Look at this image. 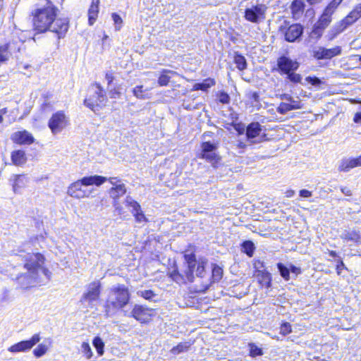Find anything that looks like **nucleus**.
Wrapping results in <instances>:
<instances>
[{"instance_id":"1","label":"nucleus","mask_w":361,"mask_h":361,"mask_svg":"<svg viewBox=\"0 0 361 361\" xmlns=\"http://www.w3.org/2000/svg\"><path fill=\"white\" fill-rule=\"evenodd\" d=\"M39 240L38 238L31 240L24 245V248L20 250L17 255L21 258L25 272L20 274L16 277V281L20 287L27 289L30 287L36 286L42 281L39 278V274L42 273L49 279L51 272L44 267L45 257L44 255L38 252H33L30 245H33L35 241Z\"/></svg>"},{"instance_id":"2","label":"nucleus","mask_w":361,"mask_h":361,"mask_svg":"<svg viewBox=\"0 0 361 361\" xmlns=\"http://www.w3.org/2000/svg\"><path fill=\"white\" fill-rule=\"evenodd\" d=\"M58 8L50 1L44 8L37 9L34 15L35 30L39 32L51 31L56 33L59 38L64 36L68 28V21L65 18H56Z\"/></svg>"},{"instance_id":"3","label":"nucleus","mask_w":361,"mask_h":361,"mask_svg":"<svg viewBox=\"0 0 361 361\" xmlns=\"http://www.w3.org/2000/svg\"><path fill=\"white\" fill-rule=\"evenodd\" d=\"M186 262L185 269L180 273L176 269L169 272V276L174 281L179 284L192 282L194 279V272L196 276L203 277L204 274V267L207 260L204 257H200L197 260L193 253L185 254L184 255Z\"/></svg>"},{"instance_id":"4","label":"nucleus","mask_w":361,"mask_h":361,"mask_svg":"<svg viewBox=\"0 0 361 361\" xmlns=\"http://www.w3.org/2000/svg\"><path fill=\"white\" fill-rule=\"evenodd\" d=\"M106 181V177L102 176H85L71 183L68 188L67 193L71 197L77 199L90 197L93 189H85L84 186L96 185L100 186Z\"/></svg>"},{"instance_id":"5","label":"nucleus","mask_w":361,"mask_h":361,"mask_svg":"<svg viewBox=\"0 0 361 361\" xmlns=\"http://www.w3.org/2000/svg\"><path fill=\"white\" fill-rule=\"evenodd\" d=\"M130 300V292L123 284H117L112 286L109 293L105 305L106 314H110L114 311L123 308Z\"/></svg>"},{"instance_id":"6","label":"nucleus","mask_w":361,"mask_h":361,"mask_svg":"<svg viewBox=\"0 0 361 361\" xmlns=\"http://www.w3.org/2000/svg\"><path fill=\"white\" fill-rule=\"evenodd\" d=\"M93 94L88 99H85L84 104L86 106L96 111L97 107H102L106 102V97L104 90L99 84H95L92 87Z\"/></svg>"},{"instance_id":"7","label":"nucleus","mask_w":361,"mask_h":361,"mask_svg":"<svg viewBox=\"0 0 361 361\" xmlns=\"http://www.w3.org/2000/svg\"><path fill=\"white\" fill-rule=\"evenodd\" d=\"M68 124L69 118L63 111L54 114L48 122V126L54 135L62 132Z\"/></svg>"},{"instance_id":"8","label":"nucleus","mask_w":361,"mask_h":361,"mask_svg":"<svg viewBox=\"0 0 361 361\" xmlns=\"http://www.w3.org/2000/svg\"><path fill=\"white\" fill-rule=\"evenodd\" d=\"M267 6L263 4H258L245 10L244 18L246 20L252 23H259L263 21L266 17Z\"/></svg>"},{"instance_id":"9","label":"nucleus","mask_w":361,"mask_h":361,"mask_svg":"<svg viewBox=\"0 0 361 361\" xmlns=\"http://www.w3.org/2000/svg\"><path fill=\"white\" fill-rule=\"evenodd\" d=\"M24 40L18 41L13 39L12 41L0 44V63H6L15 52H19L21 49Z\"/></svg>"},{"instance_id":"10","label":"nucleus","mask_w":361,"mask_h":361,"mask_svg":"<svg viewBox=\"0 0 361 361\" xmlns=\"http://www.w3.org/2000/svg\"><path fill=\"white\" fill-rule=\"evenodd\" d=\"M201 148L200 157L215 167L220 160V157L216 153L218 145L210 142H204L202 143Z\"/></svg>"},{"instance_id":"11","label":"nucleus","mask_w":361,"mask_h":361,"mask_svg":"<svg viewBox=\"0 0 361 361\" xmlns=\"http://www.w3.org/2000/svg\"><path fill=\"white\" fill-rule=\"evenodd\" d=\"M342 49L340 46H335L327 49L324 47H315L312 51L314 58L317 60L331 59L341 54Z\"/></svg>"},{"instance_id":"12","label":"nucleus","mask_w":361,"mask_h":361,"mask_svg":"<svg viewBox=\"0 0 361 361\" xmlns=\"http://www.w3.org/2000/svg\"><path fill=\"white\" fill-rule=\"evenodd\" d=\"M40 339L41 337L39 334H35L31 337L30 340L20 341L11 345L8 348V351L14 353L27 351L32 349L34 345L39 343Z\"/></svg>"},{"instance_id":"13","label":"nucleus","mask_w":361,"mask_h":361,"mask_svg":"<svg viewBox=\"0 0 361 361\" xmlns=\"http://www.w3.org/2000/svg\"><path fill=\"white\" fill-rule=\"evenodd\" d=\"M100 292L101 283L99 281L92 282L87 286V290L82 295V300L89 305H92L99 298Z\"/></svg>"},{"instance_id":"14","label":"nucleus","mask_w":361,"mask_h":361,"mask_svg":"<svg viewBox=\"0 0 361 361\" xmlns=\"http://www.w3.org/2000/svg\"><path fill=\"white\" fill-rule=\"evenodd\" d=\"M130 314L132 317L141 323L148 322L154 315L152 309L139 305L134 306Z\"/></svg>"},{"instance_id":"15","label":"nucleus","mask_w":361,"mask_h":361,"mask_svg":"<svg viewBox=\"0 0 361 361\" xmlns=\"http://www.w3.org/2000/svg\"><path fill=\"white\" fill-rule=\"evenodd\" d=\"M126 192V188L123 183H119L116 187H112L109 190V195L111 198L114 199L113 205L115 209L118 212V214H123L124 213L123 208L119 204L118 199L123 196Z\"/></svg>"},{"instance_id":"16","label":"nucleus","mask_w":361,"mask_h":361,"mask_svg":"<svg viewBox=\"0 0 361 361\" xmlns=\"http://www.w3.org/2000/svg\"><path fill=\"white\" fill-rule=\"evenodd\" d=\"M361 166V154L355 158H343L338 164L339 171L348 172L352 169Z\"/></svg>"},{"instance_id":"17","label":"nucleus","mask_w":361,"mask_h":361,"mask_svg":"<svg viewBox=\"0 0 361 361\" xmlns=\"http://www.w3.org/2000/svg\"><path fill=\"white\" fill-rule=\"evenodd\" d=\"M11 140L20 145H30L35 142L32 135L25 130L13 133Z\"/></svg>"},{"instance_id":"18","label":"nucleus","mask_w":361,"mask_h":361,"mask_svg":"<svg viewBox=\"0 0 361 361\" xmlns=\"http://www.w3.org/2000/svg\"><path fill=\"white\" fill-rule=\"evenodd\" d=\"M278 66L283 72L289 73L290 71L298 69L299 63L288 57L281 56L278 60Z\"/></svg>"},{"instance_id":"19","label":"nucleus","mask_w":361,"mask_h":361,"mask_svg":"<svg viewBox=\"0 0 361 361\" xmlns=\"http://www.w3.org/2000/svg\"><path fill=\"white\" fill-rule=\"evenodd\" d=\"M357 20H358L357 17L350 12L345 18H343L335 25L334 27V30H335L334 36L342 32L348 26L354 23Z\"/></svg>"},{"instance_id":"20","label":"nucleus","mask_w":361,"mask_h":361,"mask_svg":"<svg viewBox=\"0 0 361 361\" xmlns=\"http://www.w3.org/2000/svg\"><path fill=\"white\" fill-rule=\"evenodd\" d=\"M357 20H358L357 17L350 12L345 18H343L335 25L334 27V30H335L334 36L342 32L348 26L354 23Z\"/></svg>"},{"instance_id":"21","label":"nucleus","mask_w":361,"mask_h":361,"mask_svg":"<svg viewBox=\"0 0 361 361\" xmlns=\"http://www.w3.org/2000/svg\"><path fill=\"white\" fill-rule=\"evenodd\" d=\"M303 32L302 27L299 24L290 25L285 33V38L288 42H294L300 37Z\"/></svg>"},{"instance_id":"22","label":"nucleus","mask_w":361,"mask_h":361,"mask_svg":"<svg viewBox=\"0 0 361 361\" xmlns=\"http://www.w3.org/2000/svg\"><path fill=\"white\" fill-rule=\"evenodd\" d=\"M10 180L12 182L13 190L16 193L25 188L27 183V178L24 175H13Z\"/></svg>"},{"instance_id":"23","label":"nucleus","mask_w":361,"mask_h":361,"mask_svg":"<svg viewBox=\"0 0 361 361\" xmlns=\"http://www.w3.org/2000/svg\"><path fill=\"white\" fill-rule=\"evenodd\" d=\"M52 341L51 338L46 339L43 343L39 344L33 350V354L36 357H41L47 353L51 348Z\"/></svg>"},{"instance_id":"24","label":"nucleus","mask_w":361,"mask_h":361,"mask_svg":"<svg viewBox=\"0 0 361 361\" xmlns=\"http://www.w3.org/2000/svg\"><path fill=\"white\" fill-rule=\"evenodd\" d=\"M341 238L345 241H352L355 243H361V236L358 231L355 230H345L341 235Z\"/></svg>"},{"instance_id":"25","label":"nucleus","mask_w":361,"mask_h":361,"mask_svg":"<svg viewBox=\"0 0 361 361\" xmlns=\"http://www.w3.org/2000/svg\"><path fill=\"white\" fill-rule=\"evenodd\" d=\"M305 3L303 0H294L290 6L291 13L294 18H299L303 13Z\"/></svg>"},{"instance_id":"26","label":"nucleus","mask_w":361,"mask_h":361,"mask_svg":"<svg viewBox=\"0 0 361 361\" xmlns=\"http://www.w3.org/2000/svg\"><path fill=\"white\" fill-rule=\"evenodd\" d=\"M303 105L298 102L293 104H288L287 102H281L276 109V111L281 114H285L287 112L302 109Z\"/></svg>"},{"instance_id":"27","label":"nucleus","mask_w":361,"mask_h":361,"mask_svg":"<svg viewBox=\"0 0 361 361\" xmlns=\"http://www.w3.org/2000/svg\"><path fill=\"white\" fill-rule=\"evenodd\" d=\"M99 0H92L91 6L88 11V21L90 25H93L96 21L99 13Z\"/></svg>"},{"instance_id":"28","label":"nucleus","mask_w":361,"mask_h":361,"mask_svg":"<svg viewBox=\"0 0 361 361\" xmlns=\"http://www.w3.org/2000/svg\"><path fill=\"white\" fill-rule=\"evenodd\" d=\"M11 161L14 165L20 166L27 161L25 152L23 150H16L11 153Z\"/></svg>"},{"instance_id":"29","label":"nucleus","mask_w":361,"mask_h":361,"mask_svg":"<svg viewBox=\"0 0 361 361\" xmlns=\"http://www.w3.org/2000/svg\"><path fill=\"white\" fill-rule=\"evenodd\" d=\"M261 131V125L259 123H252L247 128V136L248 139L256 138L259 136Z\"/></svg>"},{"instance_id":"30","label":"nucleus","mask_w":361,"mask_h":361,"mask_svg":"<svg viewBox=\"0 0 361 361\" xmlns=\"http://www.w3.org/2000/svg\"><path fill=\"white\" fill-rule=\"evenodd\" d=\"M215 85V80L212 78H207L203 80L202 82L196 83L193 85L192 90H202L207 91L209 88L214 86Z\"/></svg>"},{"instance_id":"31","label":"nucleus","mask_w":361,"mask_h":361,"mask_svg":"<svg viewBox=\"0 0 361 361\" xmlns=\"http://www.w3.org/2000/svg\"><path fill=\"white\" fill-rule=\"evenodd\" d=\"M331 16L332 14L331 13L324 10L319 20L316 23L318 25V26H320V27L326 28L331 22Z\"/></svg>"},{"instance_id":"32","label":"nucleus","mask_w":361,"mask_h":361,"mask_svg":"<svg viewBox=\"0 0 361 361\" xmlns=\"http://www.w3.org/2000/svg\"><path fill=\"white\" fill-rule=\"evenodd\" d=\"M169 73L173 75L176 74V72L166 69H164L161 71V75L158 79V84L159 86H166L168 85L171 79V77L169 75Z\"/></svg>"},{"instance_id":"33","label":"nucleus","mask_w":361,"mask_h":361,"mask_svg":"<svg viewBox=\"0 0 361 361\" xmlns=\"http://www.w3.org/2000/svg\"><path fill=\"white\" fill-rule=\"evenodd\" d=\"M125 204L127 207H128L131 212V213L133 214L137 212L140 211L141 207L140 204L136 202L133 197L130 196H127L125 200Z\"/></svg>"},{"instance_id":"34","label":"nucleus","mask_w":361,"mask_h":361,"mask_svg":"<svg viewBox=\"0 0 361 361\" xmlns=\"http://www.w3.org/2000/svg\"><path fill=\"white\" fill-rule=\"evenodd\" d=\"M152 88H146L145 90L143 89L142 85L136 86L133 90V94L138 99H147L149 98V95L148 94V92Z\"/></svg>"},{"instance_id":"35","label":"nucleus","mask_w":361,"mask_h":361,"mask_svg":"<svg viewBox=\"0 0 361 361\" xmlns=\"http://www.w3.org/2000/svg\"><path fill=\"white\" fill-rule=\"evenodd\" d=\"M190 346V343L189 342H183L178 344L176 346L173 347L171 352L173 355H178L183 352L187 351Z\"/></svg>"},{"instance_id":"36","label":"nucleus","mask_w":361,"mask_h":361,"mask_svg":"<svg viewBox=\"0 0 361 361\" xmlns=\"http://www.w3.org/2000/svg\"><path fill=\"white\" fill-rule=\"evenodd\" d=\"M234 62L236 64L237 68L240 71H243L247 68L246 59L241 54L238 53L235 54Z\"/></svg>"},{"instance_id":"37","label":"nucleus","mask_w":361,"mask_h":361,"mask_svg":"<svg viewBox=\"0 0 361 361\" xmlns=\"http://www.w3.org/2000/svg\"><path fill=\"white\" fill-rule=\"evenodd\" d=\"M92 343L94 347L96 348L98 355L99 356L103 355L104 343L102 338L99 336L95 337L92 341Z\"/></svg>"},{"instance_id":"38","label":"nucleus","mask_w":361,"mask_h":361,"mask_svg":"<svg viewBox=\"0 0 361 361\" xmlns=\"http://www.w3.org/2000/svg\"><path fill=\"white\" fill-rule=\"evenodd\" d=\"M81 352L86 359L90 360L92 357V351L90 344L87 342H83L81 345Z\"/></svg>"},{"instance_id":"39","label":"nucleus","mask_w":361,"mask_h":361,"mask_svg":"<svg viewBox=\"0 0 361 361\" xmlns=\"http://www.w3.org/2000/svg\"><path fill=\"white\" fill-rule=\"evenodd\" d=\"M243 251L249 256L252 257L254 252L255 246L251 241H245L243 244Z\"/></svg>"},{"instance_id":"40","label":"nucleus","mask_w":361,"mask_h":361,"mask_svg":"<svg viewBox=\"0 0 361 361\" xmlns=\"http://www.w3.org/2000/svg\"><path fill=\"white\" fill-rule=\"evenodd\" d=\"M343 0H332L324 10L333 14Z\"/></svg>"},{"instance_id":"41","label":"nucleus","mask_w":361,"mask_h":361,"mask_svg":"<svg viewBox=\"0 0 361 361\" xmlns=\"http://www.w3.org/2000/svg\"><path fill=\"white\" fill-rule=\"evenodd\" d=\"M137 294L146 300H152L155 294L150 290H139Z\"/></svg>"},{"instance_id":"42","label":"nucleus","mask_w":361,"mask_h":361,"mask_svg":"<svg viewBox=\"0 0 361 361\" xmlns=\"http://www.w3.org/2000/svg\"><path fill=\"white\" fill-rule=\"evenodd\" d=\"M324 29L325 28L320 27V26H318V25L316 23L310 34L311 37L319 39L322 35V32Z\"/></svg>"},{"instance_id":"43","label":"nucleus","mask_w":361,"mask_h":361,"mask_svg":"<svg viewBox=\"0 0 361 361\" xmlns=\"http://www.w3.org/2000/svg\"><path fill=\"white\" fill-rule=\"evenodd\" d=\"M278 268H279V270L280 271L281 276L283 279H285L286 280H288L290 269L288 268H287L286 267H285L281 263L278 264Z\"/></svg>"},{"instance_id":"44","label":"nucleus","mask_w":361,"mask_h":361,"mask_svg":"<svg viewBox=\"0 0 361 361\" xmlns=\"http://www.w3.org/2000/svg\"><path fill=\"white\" fill-rule=\"evenodd\" d=\"M112 19L114 22L116 30H120L122 27L123 20L121 16L116 13H112Z\"/></svg>"},{"instance_id":"45","label":"nucleus","mask_w":361,"mask_h":361,"mask_svg":"<svg viewBox=\"0 0 361 361\" xmlns=\"http://www.w3.org/2000/svg\"><path fill=\"white\" fill-rule=\"evenodd\" d=\"M223 275L222 269L218 267L214 266L212 269V277L214 281H219L221 279Z\"/></svg>"},{"instance_id":"46","label":"nucleus","mask_w":361,"mask_h":361,"mask_svg":"<svg viewBox=\"0 0 361 361\" xmlns=\"http://www.w3.org/2000/svg\"><path fill=\"white\" fill-rule=\"evenodd\" d=\"M133 215L134 216L135 221L137 223L142 224L146 223L147 221V219L146 218L142 209H140V211L139 212H135Z\"/></svg>"},{"instance_id":"47","label":"nucleus","mask_w":361,"mask_h":361,"mask_svg":"<svg viewBox=\"0 0 361 361\" xmlns=\"http://www.w3.org/2000/svg\"><path fill=\"white\" fill-rule=\"evenodd\" d=\"M250 353L252 357L262 355V350L255 344H250Z\"/></svg>"},{"instance_id":"48","label":"nucleus","mask_w":361,"mask_h":361,"mask_svg":"<svg viewBox=\"0 0 361 361\" xmlns=\"http://www.w3.org/2000/svg\"><path fill=\"white\" fill-rule=\"evenodd\" d=\"M279 97L282 100H285V101L288 102V104H293V102H298L299 104H302L299 99H294L293 97L292 96H290V94H280Z\"/></svg>"},{"instance_id":"49","label":"nucleus","mask_w":361,"mask_h":361,"mask_svg":"<svg viewBox=\"0 0 361 361\" xmlns=\"http://www.w3.org/2000/svg\"><path fill=\"white\" fill-rule=\"evenodd\" d=\"M292 331L291 326L289 323L285 322L280 327V333L283 336L290 334Z\"/></svg>"},{"instance_id":"50","label":"nucleus","mask_w":361,"mask_h":361,"mask_svg":"<svg viewBox=\"0 0 361 361\" xmlns=\"http://www.w3.org/2000/svg\"><path fill=\"white\" fill-rule=\"evenodd\" d=\"M218 99L222 104H228L230 102V97L225 92H220L218 94Z\"/></svg>"},{"instance_id":"51","label":"nucleus","mask_w":361,"mask_h":361,"mask_svg":"<svg viewBox=\"0 0 361 361\" xmlns=\"http://www.w3.org/2000/svg\"><path fill=\"white\" fill-rule=\"evenodd\" d=\"M288 74V78L289 80L291 81V82H300V80H301V76L298 74V73H287Z\"/></svg>"},{"instance_id":"52","label":"nucleus","mask_w":361,"mask_h":361,"mask_svg":"<svg viewBox=\"0 0 361 361\" xmlns=\"http://www.w3.org/2000/svg\"><path fill=\"white\" fill-rule=\"evenodd\" d=\"M305 80L312 85H314V86H317V85H319V84H321V80L318 78H316V77H310V76H308L305 78Z\"/></svg>"},{"instance_id":"53","label":"nucleus","mask_w":361,"mask_h":361,"mask_svg":"<svg viewBox=\"0 0 361 361\" xmlns=\"http://www.w3.org/2000/svg\"><path fill=\"white\" fill-rule=\"evenodd\" d=\"M351 13L359 19L361 17V4H357Z\"/></svg>"},{"instance_id":"54","label":"nucleus","mask_w":361,"mask_h":361,"mask_svg":"<svg viewBox=\"0 0 361 361\" xmlns=\"http://www.w3.org/2000/svg\"><path fill=\"white\" fill-rule=\"evenodd\" d=\"M106 180H109V182L113 185V187H116V185L122 183L121 180L117 177H111L109 178H106Z\"/></svg>"},{"instance_id":"55","label":"nucleus","mask_w":361,"mask_h":361,"mask_svg":"<svg viewBox=\"0 0 361 361\" xmlns=\"http://www.w3.org/2000/svg\"><path fill=\"white\" fill-rule=\"evenodd\" d=\"M312 195V192L308 190L302 189L300 191V196L302 197L307 198Z\"/></svg>"},{"instance_id":"56","label":"nucleus","mask_w":361,"mask_h":361,"mask_svg":"<svg viewBox=\"0 0 361 361\" xmlns=\"http://www.w3.org/2000/svg\"><path fill=\"white\" fill-rule=\"evenodd\" d=\"M353 121L356 123L361 124V111L357 112L353 118Z\"/></svg>"},{"instance_id":"57","label":"nucleus","mask_w":361,"mask_h":361,"mask_svg":"<svg viewBox=\"0 0 361 361\" xmlns=\"http://www.w3.org/2000/svg\"><path fill=\"white\" fill-rule=\"evenodd\" d=\"M105 78L107 80L108 85H109L114 79L112 73H106L105 75Z\"/></svg>"},{"instance_id":"58","label":"nucleus","mask_w":361,"mask_h":361,"mask_svg":"<svg viewBox=\"0 0 361 361\" xmlns=\"http://www.w3.org/2000/svg\"><path fill=\"white\" fill-rule=\"evenodd\" d=\"M341 192L347 195V196H351L352 195V191L350 188H347V187H344V188H341Z\"/></svg>"},{"instance_id":"59","label":"nucleus","mask_w":361,"mask_h":361,"mask_svg":"<svg viewBox=\"0 0 361 361\" xmlns=\"http://www.w3.org/2000/svg\"><path fill=\"white\" fill-rule=\"evenodd\" d=\"M250 98L255 102H259V94L257 92H252L250 95Z\"/></svg>"},{"instance_id":"60","label":"nucleus","mask_w":361,"mask_h":361,"mask_svg":"<svg viewBox=\"0 0 361 361\" xmlns=\"http://www.w3.org/2000/svg\"><path fill=\"white\" fill-rule=\"evenodd\" d=\"M289 269H290L291 272L295 274V275H298V274L300 273V268L296 267L293 266V265L290 266Z\"/></svg>"},{"instance_id":"61","label":"nucleus","mask_w":361,"mask_h":361,"mask_svg":"<svg viewBox=\"0 0 361 361\" xmlns=\"http://www.w3.org/2000/svg\"><path fill=\"white\" fill-rule=\"evenodd\" d=\"M6 112H7L6 108L0 109V123L3 121V115L6 114Z\"/></svg>"},{"instance_id":"62","label":"nucleus","mask_w":361,"mask_h":361,"mask_svg":"<svg viewBox=\"0 0 361 361\" xmlns=\"http://www.w3.org/2000/svg\"><path fill=\"white\" fill-rule=\"evenodd\" d=\"M294 193L295 192L292 190H288L286 192V196L287 197H291L294 195Z\"/></svg>"},{"instance_id":"63","label":"nucleus","mask_w":361,"mask_h":361,"mask_svg":"<svg viewBox=\"0 0 361 361\" xmlns=\"http://www.w3.org/2000/svg\"><path fill=\"white\" fill-rule=\"evenodd\" d=\"M119 96V93L117 92H111V97L117 98Z\"/></svg>"},{"instance_id":"64","label":"nucleus","mask_w":361,"mask_h":361,"mask_svg":"<svg viewBox=\"0 0 361 361\" xmlns=\"http://www.w3.org/2000/svg\"><path fill=\"white\" fill-rule=\"evenodd\" d=\"M329 255L332 257H336V252L335 251H329Z\"/></svg>"}]
</instances>
